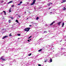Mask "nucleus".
<instances>
[{
	"label": "nucleus",
	"instance_id": "obj_8",
	"mask_svg": "<svg viewBox=\"0 0 66 66\" xmlns=\"http://www.w3.org/2000/svg\"><path fill=\"white\" fill-rule=\"evenodd\" d=\"M64 25V23H63L62 25V27H63Z\"/></svg>",
	"mask_w": 66,
	"mask_h": 66
},
{
	"label": "nucleus",
	"instance_id": "obj_11",
	"mask_svg": "<svg viewBox=\"0 0 66 66\" xmlns=\"http://www.w3.org/2000/svg\"><path fill=\"white\" fill-rule=\"evenodd\" d=\"M66 1L65 0H64L63 1V2H62V3H63V2H66Z\"/></svg>",
	"mask_w": 66,
	"mask_h": 66
},
{
	"label": "nucleus",
	"instance_id": "obj_33",
	"mask_svg": "<svg viewBox=\"0 0 66 66\" xmlns=\"http://www.w3.org/2000/svg\"><path fill=\"white\" fill-rule=\"evenodd\" d=\"M52 13V12H50V14H51V13Z\"/></svg>",
	"mask_w": 66,
	"mask_h": 66
},
{
	"label": "nucleus",
	"instance_id": "obj_3",
	"mask_svg": "<svg viewBox=\"0 0 66 66\" xmlns=\"http://www.w3.org/2000/svg\"><path fill=\"white\" fill-rule=\"evenodd\" d=\"M3 56H2L1 58V59H0L1 60H2L3 61H6V60H5V59H3Z\"/></svg>",
	"mask_w": 66,
	"mask_h": 66
},
{
	"label": "nucleus",
	"instance_id": "obj_24",
	"mask_svg": "<svg viewBox=\"0 0 66 66\" xmlns=\"http://www.w3.org/2000/svg\"><path fill=\"white\" fill-rule=\"evenodd\" d=\"M20 3L21 4V3H22V1H21L20 2Z\"/></svg>",
	"mask_w": 66,
	"mask_h": 66
},
{
	"label": "nucleus",
	"instance_id": "obj_15",
	"mask_svg": "<svg viewBox=\"0 0 66 66\" xmlns=\"http://www.w3.org/2000/svg\"><path fill=\"white\" fill-rule=\"evenodd\" d=\"M15 21L16 22H17V23H19L18 22V20H16Z\"/></svg>",
	"mask_w": 66,
	"mask_h": 66
},
{
	"label": "nucleus",
	"instance_id": "obj_36",
	"mask_svg": "<svg viewBox=\"0 0 66 66\" xmlns=\"http://www.w3.org/2000/svg\"><path fill=\"white\" fill-rule=\"evenodd\" d=\"M30 40H31V39H30Z\"/></svg>",
	"mask_w": 66,
	"mask_h": 66
},
{
	"label": "nucleus",
	"instance_id": "obj_39",
	"mask_svg": "<svg viewBox=\"0 0 66 66\" xmlns=\"http://www.w3.org/2000/svg\"><path fill=\"white\" fill-rule=\"evenodd\" d=\"M18 39H19V38H18Z\"/></svg>",
	"mask_w": 66,
	"mask_h": 66
},
{
	"label": "nucleus",
	"instance_id": "obj_22",
	"mask_svg": "<svg viewBox=\"0 0 66 66\" xmlns=\"http://www.w3.org/2000/svg\"><path fill=\"white\" fill-rule=\"evenodd\" d=\"M11 9H10V10H9V12H11Z\"/></svg>",
	"mask_w": 66,
	"mask_h": 66
},
{
	"label": "nucleus",
	"instance_id": "obj_30",
	"mask_svg": "<svg viewBox=\"0 0 66 66\" xmlns=\"http://www.w3.org/2000/svg\"><path fill=\"white\" fill-rule=\"evenodd\" d=\"M34 24H36V23H34Z\"/></svg>",
	"mask_w": 66,
	"mask_h": 66
},
{
	"label": "nucleus",
	"instance_id": "obj_34",
	"mask_svg": "<svg viewBox=\"0 0 66 66\" xmlns=\"http://www.w3.org/2000/svg\"><path fill=\"white\" fill-rule=\"evenodd\" d=\"M29 27H31L32 26V25H29Z\"/></svg>",
	"mask_w": 66,
	"mask_h": 66
},
{
	"label": "nucleus",
	"instance_id": "obj_25",
	"mask_svg": "<svg viewBox=\"0 0 66 66\" xmlns=\"http://www.w3.org/2000/svg\"><path fill=\"white\" fill-rule=\"evenodd\" d=\"M31 36H30L29 37V38H28V39H29V38H31Z\"/></svg>",
	"mask_w": 66,
	"mask_h": 66
},
{
	"label": "nucleus",
	"instance_id": "obj_27",
	"mask_svg": "<svg viewBox=\"0 0 66 66\" xmlns=\"http://www.w3.org/2000/svg\"><path fill=\"white\" fill-rule=\"evenodd\" d=\"M38 65L39 66H41V64H39Z\"/></svg>",
	"mask_w": 66,
	"mask_h": 66
},
{
	"label": "nucleus",
	"instance_id": "obj_21",
	"mask_svg": "<svg viewBox=\"0 0 66 66\" xmlns=\"http://www.w3.org/2000/svg\"><path fill=\"white\" fill-rule=\"evenodd\" d=\"M32 54L31 53H30L28 55L29 56H30Z\"/></svg>",
	"mask_w": 66,
	"mask_h": 66
},
{
	"label": "nucleus",
	"instance_id": "obj_5",
	"mask_svg": "<svg viewBox=\"0 0 66 66\" xmlns=\"http://www.w3.org/2000/svg\"><path fill=\"white\" fill-rule=\"evenodd\" d=\"M55 22L54 21L53 22L51 23V24H50V26H51L53 24V23Z\"/></svg>",
	"mask_w": 66,
	"mask_h": 66
},
{
	"label": "nucleus",
	"instance_id": "obj_29",
	"mask_svg": "<svg viewBox=\"0 0 66 66\" xmlns=\"http://www.w3.org/2000/svg\"><path fill=\"white\" fill-rule=\"evenodd\" d=\"M14 6V5H13L12 6V7H13Z\"/></svg>",
	"mask_w": 66,
	"mask_h": 66
},
{
	"label": "nucleus",
	"instance_id": "obj_9",
	"mask_svg": "<svg viewBox=\"0 0 66 66\" xmlns=\"http://www.w3.org/2000/svg\"><path fill=\"white\" fill-rule=\"evenodd\" d=\"M13 2V1H10L8 3H12Z\"/></svg>",
	"mask_w": 66,
	"mask_h": 66
},
{
	"label": "nucleus",
	"instance_id": "obj_32",
	"mask_svg": "<svg viewBox=\"0 0 66 66\" xmlns=\"http://www.w3.org/2000/svg\"><path fill=\"white\" fill-rule=\"evenodd\" d=\"M50 9H51V7H50V8H49L48 9V10H50Z\"/></svg>",
	"mask_w": 66,
	"mask_h": 66
},
{
	"label": "nucleus",
	"instance_id": "obj_38",
	"mask_svg": "<svg viewBox=\"0 0 66 66\" xmlns=\"http://www.w3.org/2000/svg\"><path fill=\"white\" fill-rule=\"evenodd\" d=\"M25 13H26V12H25Z\"/></svg>",
	"mask_w": 66,
	"mask_h": 66
},
{
	"label": "nucleus",
	"instance_id": "obj_10",
	"mask_svg": "<svg viewBox=\"0 0 66 66\" xmlns=\"http://www.w3.org/2000/svg\"><path fill=\"white\" fill-rule=\"evenodd\" d=\"M50 4H52V3H50L49 4H48V6H49V5H50Z\"/></svg>",
	"mask_w": 66,
	"mask_h": 66
},
{
	"label": "nucleus",
	"instance_id": "obj_28",
	"mask_svg": "<svg viewBox=\"0 0 66 66\" xmlns=\"http://www.w3.org/2000/svg\"><path fill=\"white\" fill-rule=\"evenodd\" d=\"M18 17H19L20 18V16L18 15Z\"/></svg>",
	"mask_w": 66,
	"mask_h": 66
},
{
	"label": "nucleus",
	"instance_id": "obj_31",
	"mask_svg": "<svg viewBox=\"0 0 66 66\" xmlns=\"http://www.w3.org/2000/svg\"><path fill=\"white\" fill-rule=\"evenodd\" d=\"M28 42H30V40H28Z\"/></svg>",
	"mask_w": 66,
	"mask_h": 66
},
{
	"label": "nucleus",
	"instance_id": "obj_14",
	"mask_svg": "<svg viewBox=\"0 0 66 66\" xmlns=\"http://www.w3.org/2000/svg\"><path fill=\"white\" fill-rule=\"evenodd\" d=\"M42 49H41L40 50H39L38 51L39 52H40V51H42Z\"/></svg>",
	"mask_w": 66,
	"mask_h": 66
},
{
	"label": "nucleus",
	"instance_id": "obj_4",
	"mask_svg": "<svg viewBox=\"0 0 66 66\" xmlns=\"http://www.w3.org/2000/svg\"><path fill=\"white\" fill-rule=\"evenodd\" d=\"M44 60H45V61H44L45 63H46V62H47V59H45Z\"/></svg>",
	"mask_w": 66,
	"mask_h": 66
},
{
	"label": "nucleus",
	"instance_id": "obj_37",
	"mask_svg": "<svg viewBox=\"0 0 66 66\" xmlns=\"http://www.w3.org/2000/svg\"><path fill=\"white\" fill-rule=\"evenodd\" d=\"M33 23V22H32V23Z\"/></svg>",
	"mask_w": 66,
	"mask_h": 66
},
{
	"label": "nucleus",
	"instance_id": "obj_18",
	"mask_svg": "<svg viewBox=\"0 0 66 66\" xmlns=\"http://www.w3.org/2000/svg\"><path fill=\"white\" fill-rule=\"evenodd\" d=\"M39 19V18L38 17H37L36 18V20H38Z\"/></svg>",
	"mask_w": 66,
	"mask_h": 66
},
{
	"label": "nucleus",
	"instance_id": "obj_13",
	"mask_svg": "<svg viewBox=\"0 0 66 66\" xmlns=\"http://www.w3.org/2000/svg\"><path fill=\"white\" fill-rule=\"evenodd\" d=\"M3 12L4 13H5V15H6V12H5V11H3Z\"/></svg>",
	"mask_w": 66,
	"mask_h": 66
},
{
	"label": "nucleus",
	"instance_id": "obj_16",
	"mask_svg": "<svg viewBox=\"0 0 66 66\" xmlns=\"http://www.w3.org/2000/svg\"><path fill=\"white\" fill-rule=\"evenodd\" d=\"M50 62H52V59H50Z\"/></svg>",
	"mask_w": 66,
	"mask_h": 66
},
{
	"label": "nucleus",
	"instance_id": "obj_17",
	"mask_svg": "<svg viewBox=\"0 0 66 66\" xmlns=\"http://www.w3.org/2000/svg\"><path fill=\"white\" fill-rule=\"evenodd\" d=\"M9 23H11V20H9Z\"/></svg>",
	"mask_w": 66,
	"mask_h": 66
},
{
	"label": "nucleus",
	"instance_id": "obj_20",
	"mask_svg": "<svg viewBox=\"0 0 66 66\" xmlns=\"http://www.w3.org/2000/svg\"><path fill=\"white\" fill-rule=\"evenodd\" d=\"M47 32L46 31H45L44 32V33H47Z\"/></svg>",
	"mask_w": 66,
	"mask_h": 66
},
{
	"label": "nucleus",
	"instance_id": "obj_26",
	"mask_svg": "<svg viewBox=\"0 0 66 66\" xmlns=\"http://www.w3.org/2000/svg\"><path fill=\"white\" fill-rule=\"evenodd\" d=\"M20 4H21L20 3V4H18V5H20Z\"/></svg>",
	"mask_w": 66,
	"mask_h": 66
},
{
	"label": "nucleus",
	"instance_id": "obj_2",
	"mask_svg": "<svg viewBox=\"0 0 66 66\" xmlns=\"http://www.w3.org/2000/svg\"><path fill=\"white\" fill-rule=\"evenodd\" d=\"M36 1V0H33V2L30 5H33V4H34Z\"/></svg>",
	"mask_w": 66,
	"mask_h": 66
},
{
	"label": "nucleus",
	"instance_id": "obj_7",
	"mask_svg": "<svg viewBox=\"0 0 66 66\" xmlns=\"http://www.w3.org/2000/svg\"><path fill=\"white\" fill-rule=\"evenodd\" d=\"M61 23V22H60L58 23V25H59V26H60V24Z\"/></svg>",
	"mask_w": 66,
	"mask_h": 66
},
{
	"label": "nucleus",
	"instance_id": "obj_35",
	"mask_svg": "<svg viewBox=\"0 0 66 66\" xmlns=\"http://www.w3.org/2000/svg\"><path fill=\"white\" fill-rule=\"evenodd\" d=\"M13 18H12V19Z\"/></svg>",
	"mask_w": 66,
	"mask_h": 66
},
{
	"label": "nucleus",
	"instance_id": "obj_6",
	"mask_svg": "<svg viewBox=\"0 0 66 66\" xmlns=\"http://www.w3.org/2000/svg\"><path fill=\"white\" fill-rule=\"evenodd\" d=\"M8 36H5L4 37H3V39L4 38H6Z\"/></svg>",
	"mask_w": 66,
	"mask_h": 66
},
{
	"label": "nucleus",
	"instance_id": "obj_1",
	"mask_svg": "<svg viewBox=\"0 0 66 66\" xmlns=\"http://www.w3.org/2000/svg\"><path fill=\"white\" fill-rule=\"evenodd\" d=\"M30 29V28H25L24 29V31L28 32V31H29Z\"/></svg>",
	"mask_w": 66,
	"mask_h": 66
},
{
	"label": "nucleus",
	"instance_id": "obj_19",
	"mask_svg": "<svg viewBox=\"0 0 66 66\" xmlns=\"http://www.w3.org/2000/svg\"><path fill=\"white\" fill-rule=\"evenodd\" d=\"M9 36H12V34H10L9 35Z\"/></svg>",
	"mask_w": 66,
	"mask_h": 66
},
{
	"label": "nucleus",
	"instance_id": "obj_12",
	"mask_svg": "<svg viewBox=\"0 0 66 66\" xmlns=\"http://www.w3.org/2000/svg\"><path fill=\"white\" fill-rule=\"evenodd\" d=\"M66 9L65 8V7H64L63 8V10H65Z\"/></svg>",
	"mask_w": 66,
	"mask_h": 66
},
{
	"label": "nucleus",
	"instance_id": "obj_23",
	"mask_svg": "<svg viewBox=\"0 0 66 66\" xmlns=\"http://www.w3.org/2000/svg\"><path fill=\"white\" fill-rule=\"evenodd\" d=\"M17 35L18 36H20V34H18Z\"/></svg>",
	"mask_w": 66,
	"mask_h": 66
}]
</instances>
